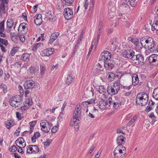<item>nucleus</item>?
Wrapping results in <instances>:
<instances>
[{
  "mask_svg": "<svg viewBox=\"0 0 158 158\" xmlns=\"http://www.w3.org/2000/svg\"><path fill=\"white\" fill-rule=\"evenodd\" d=\"M21 63L20 61L15 62L14 64V66L16 68H20L21 67Z\"/></svg>",
  "mask_w": 158,
  "mask_h": 158,
  "instance_id": "49",
  "label": "nucleus"
},
{
  "mask_svg": "<svg viewBox=\"0 0 158 158\" xmlns=\"http://www.w3.org/2000/svg\"><path fill=\"white\" fill-rule=\"evenodd\" d=\"M73 11L71 9L68 7L64 9L63 15L66 19L70 20L73 17Z\"/></svg>",
  "mask_w": 158,
  "mask_h": 158,
  "instance_id": "8",
  "label": "nucleus"
},
{
  "mask_svg": "<svg viewBox=\"0 0 158 158\" xmlns=\"http://www.w3.org/2000/svg\"><path fill=\"white\" fill-rule=\"evenodd\" d=\"M74 0H64V2H63V4H64L65 6H68L70 4L74 2Z\"/></svg>",
  "mask_w": 158,
  "mask_h": 158,
  "instance_id": "44",
  "label": "nucleus"
},
{
  "mask_svg": "<svg viewBox=\"0 0 158 158\" xmlns=\"http://www.w3.org/2000/svg\"><path fill=\"white\" fill-rule=\"evenodd\" d=\"M21 97L19 95L12 97L10 100V104L15 108L19 107L21 104Z\"/></svg>",
  "mask_w": 158,
  "mask_h": 158,
  "instance_id": "5",
  "label": "nucleus"
},
{
  "mask_svg": "<svg viewBox=\"0 0 158 158\" xmlns=\"http://www.w3.org/2000/svg\"><path fill=\"white\" fill-rule=\"evenodd\" d=\"M114 63L113 60L109 59L104 61V67L106 69L108 70L112 69L114 67Z\"/></svg>",
  "mask_w": 158,
  "mask_h": 158,
  "instance_id": "11",
  "label": "nucleus"
},
{
  "mask_svg": "<svg viewBox=\"0 0 158 158\" xmlns=\"http://www.w3.org/2000/svg\"><path fill=\"white\" fill-rule=\"evenodd\" d=\"M156 90H154L153 93V97L156 100H158V94H157Z\"/></svg>",
  "mask_w": 158,
  "mask_h": 158,
  "instance_id": "50",
  "label": "nucleus"
},
{
  "mask_svg": "<svg viewBox=\"0 0 158 158\" xmlns=\"http://www.w3.org/2000/svg\"><path fill=\"white\" fill-rule=\"evenodd\" d=\"M54 52V50L53 48H48L46 49H44L43 51L42 56H49Z\"/></svg>",
  "mask_w": 158,
  "mask_h": 158,
  "instance_id": "16",
  "label": "nucleus"
},
{
  "mask_svg": "<svg viewBox=\"0 0 158 158\" xmlns=\"http://www.w3.org/2000/svg\"><path fill=\"white\" fill-rule=\"evenodd\" d=\"M6 30L7 32L9 33L11 31V29L14 25V21L12 19H9L6 22Z\"/></svg>",
  "mask_w": 158,
  "mask_h": 158,
  "instance_id": "18",
  "label": "nucleus"
},
{
  "mask_svg": "<svg viewBox=\"0 0 158 158\" xmlns=\"http://www.w3.org/2000/svg\"><path fill=\"white\" fill-rule=\"evenodd\" d=\"M148 60L151 64L156 65L158 64V55L153 54L149 56Z\"/></svg>",
  "mask_w": 158,
  "mask_h": 158,
  "instance_id": "10",
  "label": "nucleus"
},
{
  "mask_svg": "<svg viewBox=\"0 0 158 158\" xmlns=\"http://www.w3.org/2000/svg\"><path fill=\"white\" fill-rule=\"evenodd\" d=\"M114 108L115 109H117L121 105V103L120 100H113Z\"/></svg>",
  "mask_w": 158,
  "mask_h": 158,
  "instance_id": "31",
  "label": "nucleus"
},
{
  "mask_svg": "<svg viewBox=\"0 0 158 158\" xmlns=\"http://www.w3.org/2000/svg\"><path fill=\"white\" fill-rule=\"evenodd\" d=\"M125 139H126L125 137H124L123 135H120L118 136L116 139L117 144H119L118 145H123L125 143Z\"/></svg>",
  "mask_w": 158,
  "mask_h": 158,
  "instance_id": "22",
  "label": "nucleus"
},
{
  "mask_svg": "<svg viewBox=\"0 0 158 158\" xmlns=\"http://www.w3.org/2000/svg\"><path fill=\"white\" fill-rule=\"evenodd\" d=\"M81 108L77 106L73 113V118L70 122V126H73L74 124H77L80 123V119L81 118Z\"/></svg>",
  "mask_w": 158,
  "mask_h": 158,
  "instance_id": "2",
  "label": "nucleus"
},
{
  "mask_svg": "<svg viewBox=\"0 0 158 158\" xmlns=\"http://www.w3.org/2000/svg\"><path fill=\"white\" fill-rule=\"evenodd\" d=\"M123 88L127 90H129L131 88L132 85H130L128 86H122Z\"/></svg>",
  "mask_w": 158,
  "mask_h": 158,
  "instance_id": "64",
  "label": "nucleus"
},
{
  "mask_svg": "<svg viewBox=\"0 0 158 158\" xmlns=\"http://www.w3.org/2000/svg\"><path fill=\"white\" fill-rule=\"evenodd\" d=\"M158 17L157 18L155 17L154 19V21L153 23L152 26L154 29L158 31Z\"/></svg>",
  "mask_w": 158,
  "mask_h": 158,
  "instance_id": "27",
  "label": "nucleus"
},
{
  "mask_svg": "<svg viewBox=\"0 0 158 158\" xmlns=\"http://www.w3.org/2000/svg\"><path fill=\"white\" fill-rule=\"evenodd\" d=\"M120 85L119 83L115 81L113 83V85L108 86L107 91L108 94L112 95L117 94L120 90Z\"/></svg>",
  "mask_w": 158,
  "mask_h": 158,
  "instance_id": "4",
  "label": "nucleus"
},
{
  "mask_svg": "<svg viewBox=\"0 0 158 158\" xmlns=\"http://www.w3.org/2000/svg\"><path fill=\"white\" fill-rule=\"evenodd\" d=\"M108 76V79L110 81H113L115 78V74L112 72L109 73Z\"/></svg>",
  "mask_w": 158,
  "mask_h": 158,
  "instance_id": "37",
  "label": "nucleus"
},
{
  "mask_svg": "<svg viewBox=\"0 0 158 158\" xmlns=\"http://www.w3.org/2000/svg\"><path fill=\"white\" fill-rule=\"evenodd\" d=\"M126 152V148L123 145H118L114 151V156L115 158H120L123 155L125 154Z\"/></svg>",
  "mask_w": 158,
  "mask_h": 158,
  "instance_id": "3",
  "label": "nucleus"
},
{
  "mask_svg": "<svg viewBox=\"0 0 158 158\" xmlns=\"http://www.w3.org/2000/svg\"><path fill=\"white\" fill-rule=\"evenodd\" d=\"M29 70L31 74H35L38 72V69L37 68L31 66L29 68Z\"/></svg>",
  "mask_w": 158,
  "mask_h": 158,
  "instance_id": "32",
  "label": "nucleus"
},
{
  "mask_svg": "<svg viewBox=\"0 0 158 158\" xmlns=\"http://www.w3.org/2000/svg\"><path fill=\"white\" fill-rule=\"evenodd\" d=\"M113 101L112 100V98H109L107 100V107L109 108L111 105L112 106L114 107Z\"/></svg>",
  "mask_w": 158,
  "mask_h": 158,
  "instance_id": "40",
  "label": "nucleus"
},
{
  "mask_svg": "<svg viewBox=\"0 0 158 158\" xmlns=\"http://www.w3.org/2000/svg\"><path fill=\"white\" fill-rule=\"evenodd\" d=\"M74 79V77L71 75V74L68 75L67 78L66 84L68 85H69L73 81Z\"/></svg>",
  "mask_w": 158,
  "mask_h": 158,
  "instance_id": "29",
  "label": "nucleus"
},
{
  "mask_svg": "<svg viewBox=\"0 0 158 158\" xmlns=\"http://www.w3.org/2000/svg\"><path fill=\"white\" fill-rule=\"evenodd\" d=\"M16 116L17 118L19 120H21L23 118V117L21 116V114L19 112H16Z\"/></svg>",
  "mask_w": 158,
  "mask_h": 158,
  "instance_id": "54",
  "label": "nucleus"
},
{
  "mask_svg": "<svg viewBox=\"0 0 158 158\" xmlns=\"http://www.w3.org/2000/svg\"><path fill=\"white\" fill-rule=\"evenodd\" d=\"M148 99V96L145 93L142 92L138 94L136 98V102L140 101L141 99Z\"/></svg>",
  "mask_w": 158,
  "mask_h": 158,
  "instance_id": "15",
  "label": "nucleus"
},
{
  "mask_svg": "<svg viewBox=\"0 0 158 158\" xmlns=\"http://www.w3.org/2000/svg\"><path fill=\"white\" fill-rule=\"evenodd\" d=\"M152 106H151L150 105V106H148L145 109V111H146L147 112H149L152 109Z\"/></svg>",
  "mask_w": 158,
  "mask_h": 158,
  "instance_id": "62",
  "label": "nucleus"
},
{
  "mask_svg": "<svg viewBox=\"0 0 158 158\" xmlns=\"http://www.w3.org/2000/svg\"><path fill=\"white\" fill-rule=\"evenodd\" d=\"M94 0H90V3L89 4V10H92L94 6Z\"/></svg>",
  "mask_w": 158,
  "mask_h": 158,
  "instance_id": "52",
  "label": "nucleus"
},
{
  "mask_svg": "<svg viewBox=\"0 0 158 158\" xmlns=\"http://www.w3.org/2000/svg\"><path fill=\"white\" fill-rule=\"evenodd\" d=\"M59 35L58 33L55 32L51 35L50 37L54 38V40H56L57 39Z\"/></svg>",
  "mask_w": 158,
  "mask_h": 158,
  "instance_id": "51",
  "label": "nucleus"
},
{
  "mask_svg": "<svg viewBox=\"0 0 158 158\" xmlns=\"http://www.w3.org/2000/svg\"><path fill=\"white\" fill-rule=\"evenodd\" d=\"M142 41V38L140 39V43H139V42H138V43L137 44H135L136 48L138 50H140L142 48V47H143V45L142 44V42H141Z\"/></svg>",
  "mask_w": 158,
  "mask_h": 158,
  "instance_id": "41",
  "label": "nucleus"
},
{
  "mask_svg": "<svg viewBox=\"0 0 158 158\" xmlns=\"http://www.w3.org/2000/svg\"><path fill=\"white\" fill-rule=\"evenodd\" d=\"M135 1L136 0H129L128 2L130 5L132 7L133 6H134L136 5Z\"/></svg>",
  "mask_w": 158,
  "mask_h": 158,
  "instance_id": "55",
  "label": "nucleus"
},
{
  "mask_svg": "<svg viewBox=\"0 0 158 158\" xmlns=\"http://www.w3.org/2000/svg\"><path fill=\"white\" fill-rule=\"evenodd\" d=\"M51 129L50 125L49 123L48 125H45V127L44 128H41V130L45 132H48Z\"/></svg>",
  "mask_w": 158,
  "mask_h": 158,
  "instance_id": "38",
  "label": "nucleus"
},
{
  "mask_svg": "<svg viewBox=\"0 0 158 158\" xmlns=\"http://www.w3.org/2000/svg\"><path fill=\"white\" fill-rule=\"evenodd\" d=\"M29 55L27 53H24L21 57V59L25 61H27L29 60Z\"/></svg>",
  "mask_w": 158,
  "mask_h": 158,
  "instance_id": "36",
  "label": "nucleus"
},
{
  "mask_svg": "<svg viewBox=\"0 0 158 158\" xmlns=\"http://www.w3.org/2000/svg\"><path fill=\"white\" fill-rule=\"evenodd\" d=\"M39 151V148L37 145H29L27 151V153L36 154L38 153Z\"/></svg>",
  "mask_w": 158,
  "mask_h": 158,
  "instance_id": "9",
  "label": "nucleus"
},
{
  "mask_svg": "<svg viewBox=\"0 0 158 158\" xmlns=\"http://www.w3.org/2000/svg\"><path fill=\"white\" fill-rule=\"evenodd\" d=\"M132 84L135 86L138 84L139 80L138 75L136 74H134L132 76Z\"/></svg>",
  "mask_w": 158,
  "mask_h": 158,
  "instance_id": "21",
  "label": "nucleus"
},
{
  "mask_svg": "<svg viewBox=\"0 0 158 158\" xmlns=\"http://www.w3.org/2000/svg\"><path fill=\"white\" fill-rule=\"evenodd\" d=\"M135 52L131 49H127L125 50L122 52L123 56L126 58L133 60L134 58H135L136 55Z\"/></svg>",
  "mask_w": 158,
  "mask_h": 158,
  "instance_id": "6",
  "label": "nucleus"
},
{
  "mask_svg": "<svg viewBox=\"0 0 158 158\" xmlns=\"http://www.w3.org/2000/svg\"><path fill=\"white\" fill-rule=\"evenodd\" d=\"M52 140L50 139H48L46 142L44 143V147H46L48 146L50 144Z\"/></svg>",
  "mask_w": 158,
  "mask_h": 158,
  "instance_id": "45",
  "label": "nucleus"
},
{
  "mask_svg": "<svg viewBox=\"0 0 158 158\" xmlns=\"http://www.w3.org/2000/svg\"><path fill=\"white\" fill-rule=\"evenodd\" d=\"M103 69L102 66L98 63L95 66L94 70L97 73H99L102 72Z\"/></svg>",
  "mask_w": 158,
  "mask_h": 158,
  "instance_id": "23",
  "label": "nucleus"
},
{
  "mask_svg": "<svg viewBox=\"0 0 158 158\" xmlns=\"http://www.w3.org/2000/svg\"><path fill=\"white\" fill-rule=\"evenodd\" d=\"M0 42L4 44L6 46H7L8 44V41L2 38H0Z\"/></svg>",
  "mask_w": 158,
  "mask_h": 158,
  "instance_id": "48",
  "label": "nucleus"
},
{
  "mask_svg": "<svg viewBox=\"0 0 158 158\" xmlns=\"http://www.w3.org/2000/svg\"><path fill=\"white\" fill-rule=\"evenodd\" d=\"M35 81L32 80H29L26 81L24 84V86L26 89H32L35 86Z\"/></svg>",
  "mask_w": 158,
  "mask_h": 158,
  "instance_id": "12",
  "label": "nucleus"
},
{
  "mask_svg": "<svg viewBox=\"0 0 158 158\" xmlns=\"http://www.w3.org/2000/svg\"><path fill=\"white\" fill-rule=\"evenodd\" d=\"M18 50V47H14L13 48L10 52V54L11 56H13L15 55V53Z\"/></svg>",
  "mask_w": 158,
  "mask_h": 158,
  "instance_id": "43",
  "label": "nucleus"
},
{
  "mask_svg": "<svg viewBox=\"0 0 158 158\" xmlns=\"http://www.w3.org/2000/svg\"><path fill=\"white\" fill-rule=\"evenodd\" d=\"M0 86L1 88L3 89V90L4 93L7 92V87L6 85L3 84H2Z\"/></svg>",
  "mask_w": 158,
  "mask_h": 158,
  "instance_id": "47",
  "label": "nucleus"
},
{
  "mask_svg": "<svg viewBox=\"0 0 158 158\" xmlns=\"http://www.w3.org/2000/svg\"><path fill=\"white\" fill-rule=\"evenodd\" d=\"M49 123V122H48L47 120H42L40 123V125L41 128H44L45 127V125H48Z\"/></svg>",
  "mask_w": 158,
  "mask_h": 158,
  "instance_id": "39",
  "label": "nucleus"
},
{
  "mask_svg": "<svg viewBox=\"0 0 158 158\" xmlns=\"http://www.w3.org/2000/svg\"><path fill=\"white\" fill-rule=\"evenodd\" d=\"M116 42V39L114 38L111 39L110 41V43L112 45H114Z\"/></svg>",
  "mask_w": 158,
  "mask_h": 158,
  "instance_id": "56",
  "label": "nucleus"
},
{
  "mask_svg": "<svg viewBox=\"0 0 158 158\" xmlns=\"http://www.w3.org/2000/svg\"><path fill=\"white\" fill-rule=\"evenodd\" d=\"M88 0H85L84 6L86 10L88 8V5H89V2L88 1Z\"/></svg>",
  "mask_w": 158,
  "mask_h": 158,
  "instance_id": "60",
  "label": "nucleus"
},
{
  "mask_svg": "<svg viewBox=\"0 0 158 158\" xmlns=\"http://www.w3.org/2000/svg\"><path fill=\"white\" fill-rule=\"evenodd\" d=\"M5 20H3L0 23V32H3L4 31V23Z\"/></svg>",
  "mask_w": 158,
  "mask_h": 158,
  "instance_id": "42",
  "label": "nucleus"
},
{
  "mask_svg": "<svg viewBox=\"0 0 158 158\" xmlns=\"http://www.w3.org/2000/svg\"><path fill=\"white\" fill-rule=\"evenodd\" d=\"M37 123V121H33L29 123V125L30 126V130L28 131L30 134H31L33 131L34 127L36 125Z\"/></svg>",
  "mask_w": 158,
  "mask_h": 158,
  "instance_id": "25",
  "label": "nucleus"
},
{
  "mask_svg": "<svg viewBox=\"0 0 158 158\" xmlns=\"http://www.w3.org/2000/svg\"><path fill=\"white\" fill-rule=\"evenodd\" d=\"M40 136V134L39 132L37 131L34 133V135L31 137V140L32 143H35L36 141V139L38 138Z\"/></svg>",
  "mask_w": 158,
  "mask_h": 158,
  "instance_id": "26",
  "label": "nucleus"
},
{
  "mask_svg": "<svg viewBox=\"0 0 158 158\" xmlns=\"http://www.w3.org/2000/svg\"><path fill=\"white\" fill-rule=\"evenodd\" d=\"M130 40L134 43L135 45V44H137L138 43V42L137 40H136L133 38H131Z\"/></svg>",
  "mask_w": 158,
  "mask_h": 158,
  "instance_id": "63",
  "label": "nucleus"
},
{
  "mask_svg": "<svg viewBox=\"0 0 158 158\" xmlns=\"http://www.w3.org/2000/svg\"><path fill=\"white\" fill-rule=\"evenodd\" d=\"M106 31L107 33V35H109L113 32V30L112 28H108L107 29Z\"/></svg>",
  "mask_w": 158,
  "mask_h": 158,
  "instance_id": "59",
  "label": "nucleus"
},
{
  "mask_svg": "<svg viewBox=\"0 0 158 158\" xmlns=\"http://www.w3.org/2000/svg\"><path fill=\"white\" fill-rule=\"evenodd\" d=\"M98 92L99 93L102 94L104 95L106 93L107 90H106V87L103 85H100L99 87V88L97 89Z\"/></svg>",
  "mask_w": 158,
  "mask_h": 158,
  "instance_id": "28",
  "label": "nucleus"
},
{
  "mask_svg": "<svg viewBox=\"0 0 158 158\" xmlns=\"http://www.w3.org/2000/svg\"><path fill=\"white\" fill-rule=\"evenodd\" d=\"M26 24L25 23H21L19 27L18 31H21V30H23V31H26L27 32L28 29L27 27L26 26Z\"/></svg>",
  "mask_w": 158,
  "mask_h": 158,
  "instance_id": "24",
  "label": "nucleus"
},
{
  "mask_svg": "<svg viewBox=\"0 0 158 158\" xmlns=\"http://www.w3.org/2000/svg\"><path fill=\"white\" fill-rule=\"evenodd\" d=\"M135 57L132 60L133 63L137 65H142L143 64L144 59L142 55L136 54Z\"/></svg>",
  "mask_w": 158,
  "mask_h": 158,
  "instance_id": "7",
  "label": "nucleus"
},
{
  "mask_svg": "<svg viewBox=\"0 0 158 158\" xmlns=\"http://www.w3.org/2000/svg\"><path fill=\"white\" fill-rule=\"evenodd\" d=\"M111 54L107 51H104L102 52L101 54V59L105 61L110 59L111 56Z\"/></svg>",
  "mask_w": 158,
  "mask_h": 158,
  "instance_id": "13",
  "label": "nucleus"
},
{
  "mask_svg": "<svg viewBox=\"0 0 158 158\" xmlns=\"http://www.w3.org/2000/svg\"><path fill=\"white\" fill-rule=\"evenodd\" d=\"M32 101L31 98H29L27 99L25 102L24 103V106L21 107L22 110H25L28 109L29 107L32 104Z\"/></svg>",
  "mask_w": 158,
  "mask_h": 158,
  "instance_id": "14",
  "label": "nucleus"
},
{
  "mask_svg": "<svg viewBox=\"0 0 158 158\" xmlns=\"http://www.w3.org/2000/svg\"><path fill=\"white\" fill-rule=\"evenodd\" d=\"M19 143V144L22 145V146L23 148H25L26 146V142L22 137L19 138L15 141V144H17Z\"/></svg>",
  "mask_w": 158,
  "mask_h": 158,
  "instance_id": "19",
  "label": "nucleus"
},
{
  "mask_svg": "<svg viewBox=\"0 0 158 158\" xmlns=\"http://www.w3.org/2000/svg\"><path fill=\"white\" fill-rule=\"evenodd\" d=\"M98 105L101 109H105L106 107H107V101H104L103 99H101L99 102Z\"/></svg>",
  "mask_w": 158,
  "mask_h": 158,
  "instance_id": "20",
  "label": "nucleus"
},
{
  "mask_svg": "<svg viewBox=\"0 0 158 158\" xmlns=\"http://www.w3.org/2000/svg\"><path fill=\"white\" fill-rule=\"evenodd\" d=\"M34 23L36 25H40L42 22V16L40 14L36 15L34 17Z\"/></svg>",
  "mask_w": 158,
  "mask_h": 158,
  "instance_id": "17",
  "label": "nucleus"
},
{
  "mask_svg": "<svg viewBox=\"0 0 158 158\" xmlns=\"http://www.w3.org/2000/svg\"><path fill=\"white\" fill-rule=\"evenodd\" d=\"M54 13L52 11H49L46 13V16L48 17V19L49 20H52L54 18Z\"/></svg>",
  "mask_w": 158,
  "mask_h": 158,
  "instance_id": "34",
  "label": "nucleus"
},
{
  "mask_svg": "<svg viewBox=\"0 0 158 158\" xmlns=\"http://www.w3.org/2000/svg\"><path fill=\"white\" fill-rule=\"evenodd\" d=\"M148 99H141L140 101H137L136 102L137 104L139 105L140 106H143L145 105L148 102Z\"/></svg>",
  "mask_w": 158,
  "mask_h": 158,
  "instance_id": "30",
  "label": "nucleus"
},
{
  "mask_svg": "<svg viewBox=\"0 0 158 158\" xmlns=\"http://www.w3.org/2000/svg\"><path fill=\"white\" fill-rule=\"evenodd\" d=\"M16 146H17L18 148H19V149H18V150H17L18 152H19L23 154V152L22 148L23 147H21L20 146H19L17 144H16Z\"/></svg>",
  "mask_w": 158,
  "mask_h": 158,
  "instance_id": "58",
  "label": "nucleus"
},
{
  "mask_svg": "<svg viewBox=\"0 0 158 158\" xmlns=\"http://www.w3.org/2000/svg\"><path fill=\"white\" fill-rule=\"evenodd\" d=\"M58 129V127L56 126L53 127L51 130L52 132L54 133Z\"/></svg>",
  "mask_w": 158,
  "mask_h": 158,
  "instance_id": "61",
  "label": "nucleus"
},
{
  "mask_svg": "<svg viewBox=\"0 0 158 158\" xmlns=\"http://www.w3.org/2000/svg\"><path fill=\"white\" fill-rule=\"evenodd\" d=\"M141 42L143 44V48L148 49L155 48L156 44L153 39L148 36H144L142 38Z\"/></svg>",
  "mask_w": 158,
  "mask_h": 158,
  "instance_id": "1",
  "label": "nucleus"
},
{
  "mask_svg": "<svg viewBox=\"0 0 158 158\" xmlns=\"http://www.w3.org/2000/svg\"><path fill=\"white\" fill-rule=\"evenodd\" d=\"M6 127L8 129H10L14 124V122L13 121L10 120H8L5 122Z\"/></svg>",
  "mask_w": 158,
  "mask_h": 158,
  "instance_id": "33",
  "label": "nucleus"
},
{
  "mask_svg": "<svg viewBox=\"0 0 158 158\" xmlns=\"http://www.w3.org/2000/svg\"><path fill=\"white\" fill-rule=\"evenodd\" d=\"M137 118V116L136 115L134 116L131 120L127 123V125L130 126L132 125L136 121Z\"/></svg>",
  "mask_w": 158,
  "mask_h": 158,
  "instance_id": "35",
  "label": "nucleus"
},
{
  "mask_svg": "<svg viewBox=\"0 0 158 158\" xmlns=\"http://www.w3.org/2000/svg\"><path fill=\"white\" fill-rule=\"evenodd\" d=\"M9 150L12 152H14L16 150H18V148L15 145H13L9 148Z\"/></svg>",
  "mask_w": 158,
  "mask_h": 158,
  "instance_id": "46",
  "label": "nucleus"
},
{
  "mask_svg": "<svg viewBox=\"0 0 158 158\" xmlns=\"http://www.w3.org/2000/svg\"><path fill=\"white\" fill-rule=\"evenodd\" d=\"M66 105H67L66 102H64V103L63 106H62V107H61V112L60 113V114H63V111H64V108H65Z\"/></svg>",
  "mask_w": 158,
  "mask_h": 158,
  "instance_id": "57",
  "label": "nucleus"
},
{
  "mask_svg": "<svg viewBox=\"0 0 158 158\" xmlns=\"http://www.w3.org/2000/svg\"><path fill=\"white\" fill-rule=\"evenodd\" d=\"M40 67L41 74L42 75H43L44 74V71L45 70V67L43 65H40Z\"/></svg>",
  "mask_w": 158,
  "mask_h": 158,
  "instance_id": "53",
  "label": "nucleus"
}]
</instances>
